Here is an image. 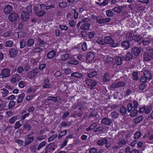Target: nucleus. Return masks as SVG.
<instances>
[{
    "instance_id": "dca6fc26",
    "label": "nucleus",
    "mask_w": 153,
    "mask_h": 153,
    "mask_svg": "<svg viewBox=\"0 0 153 153\" xmlns=\"http://www.w3.org/2000/svg\"><path fill=\"white\" fill-rule=\"evenodd\" d=\"M47 148H48L49 152L52 151H53L55 149V148L57 147V145L54 143H51L49 144L46 147Z\"/></svg>"
},
{
    "instance_id": "6e6d98bb",
    "label": "nucleus",
    "mask_w": 153,
    "mask_h": 153,
    "mask_svg": "<svg viewBox=\"0 0 153 153\" xmlns=\"http://www.w3.org/2000/svg\"><path fill=\"white\" fill-rule=\"evenodd\" d=\"M15 102L13 100L10 101L8 105V108L9 109H11L13 108L15 105Z\"/></svg>"
},
{
    "instance_id": "cd10ccee",
    "label": "nucleus",
    "mask_w": 153,
    "mask_h": 153,
    "mask_svg": "<svg viewBox=\"0 0 153 153\" xmlns=\"http://www.w3.org/2000/svg\"><path fill=\"white\" fill-rule=\"evenodd\" d=\"M103 81L104 82L109 81L110 79V77L108 73L106 72L105 73L103 77Z\"/></svg>"
},
{
    "instance_id": "c03bdc74",
    "label": "nucleus",
    "mask_w": 153,
    "mask_h": 153,
    "mask_svg": "<svg viewBox=\"0 0 153 153\" xmlns=\"http://www.w3.org/2000/svg\"><path fill=\"white\" fill-rule=\"evenodd\" d=\"M111 117L114 119L117 118L119 116V114L115 111H114L111 112Z\"/></svg>"
},
{
    "instance_id": "0eeeda50",
    "label": "nucleus",
    "mask_w": 153,
    "mask_h": 153,
    "mask_svg": "<svg viewBox=\"0 0 153 153\" xmlns=\"http://www.w3.org/2000/svg\"><path fill=\"white\" fill-rule=\"evenodd\" d=\"M96 22L99 24H102L109 22L111 20L110 18H100L98 17L96 18Z\"/></svg>"
},
{
    "instance_id": "8fccbe9b",
    "label": "nucleus",
    "mask_w": 153,
    "mask_h": 153,
    "mask_svg": "<svg viewBox=\"0 0 153 153\" xmlns=\"http://www.w3.org/2000/svg\"><path fill=\"white\" fill-rule=\"evenodd\" d=\"M59 7L61 8L66 7L67 5V3L65 2H62L59 4Z\"/></svg>"
},
{
    "instance_id": "0e129e2a",
    "label": "nucleus",
    "mask_w": 153,
    "mask_h": 153,
    "mask_svg": "<svg viewBox=\"0 0 153 153\" xmlns=\"http://www.w3.org/2000/svg\"><path fill=\"white\" fill-rule=\"evenodd\" d=\"M6 47H12L13 46V42L11 41H8L5 43Z\"/></svg>"
},
{
    "instance_id": "7ed1b4c3",
    "label": "nucleus",
    "mask_w": 153,
    "mask_h": 153,
    "mask_svg": "<svg viewBox=\"0 0 153 153\" xmlns=\"http://www.w3.org/2000/svg\"><path fill=\"white\" fill-rule=\"evenodd\" d=\"M85 81L86 84L91 89H92L97 84V82L95 79L87 78Z\"/></svg>"
},
{
    "instance_id": "de8ad7c7",
    "label": "nucleus",
    "mask_w": 153,
    "mask_h": 153,
    "mask_svg": "<svg viewBox=\"0 0 153 153\" xmlns=\"http://www.w3.org/2000/svg\"><path fill=\"white\" fill-rule=\"evenodd\" d=\"M69 55L67 53H65L62 54L61 55V59L62 61H65L68 59Z\"/></svg>"
},
{
    "instance_id": "20e7f679",
    "label": "nucleus",
    "mask_w": 153,
    "mask_h": 153,
    "mask_svg": "<svg viewBox=\"0 0 153 153\" xmlns=\"http://www.w3.org/2000/svg\"><path fill=\"white\" fill-rule=\"evenodd\" d=\"M153 54L152 53H148L145 52L143 54V60L144 62L151 61L152 59H153Z\"/></svg>"
},
{
    "instance_id": "13d9d810",
    "label": "nucleus",
    "mask_w": 153,
    "mask_h": 153,
    "mask_svg": "<svg viewBox=\"0 0 153 153\" xmlns=\"http://www.w3.org/2000/svg\"><path fill=\"white\" fill-rule=\"evenodd\" d=\"M114 59L113 58L110 57H108L106 58L105 59V62L109 64L113 62Z\"/></svg>"
},
{
    "instance_id": "09e8293b",
    "label": "nucleus",
    "mask_w": 153,
    "mask_h": 153,
    "mask_svg": "<svg viewBox=\"0 0 153 153\" xmlns=\"http://www.w3.org/2000/svg\"><path fill=\"white\" fill-rule=\"evenodd\" d=\"M142 135L141 132L140 131H137L135 132L134 134V138L137 139L141 137Z\"/></svg>"
},
{
    "instance_id": "473e14b6",
    "label": "nucleus",
    "mask_w": 153,
    "mask_h": 153,
    "mask_svg": "<svg viewBox=\"0 0 153 153\" xmlns=\"http://www.w3.org/2000/svg\"><path fill=\"white\" fill-rule=\"evenodd\" d=\"M115 82L117 88L125 87L126 85V82L122 81H120Z\"/></svg>"
},
{
    "instance_id": "1a4fd4ad",
    "label": "nucleus",
    "mask_w": 153,
    "mask_h": 153,
    "mask_svg": "<svg viewBox=\"0 0 153 153\" xmlns=\"http://www.w3.org/2000/svg\"><path fill=\"white\" fill-rule=\"evenodd\" d=\"M43 85H42V88H51L52 85L50 83V81L49 78H45L44 80Z\"/></svg>"
},
{
    "instance_id": "a18cd8bd",
    "label": "nucleus",
    "mask_w": 153,
    "mask_h": 153,
    "mask_svg": "<svg viewBox=\"0 0 153 153\" xmlns=\"http://www.w3.org/2000/svg\"><path fill=\"white\" fill-rule=\"evenodd\" d=\"M108 0H104L103 2L102 3H99L98 2H96V4L98 5L99 6H105L108 4Z\"/></svg>"
},
{
    "instance_id": "a19ab883",
    "label": "nucleus",
    "mask_w": 153,
    "mask_h": 153,
    "mask_svg": "<svg viewBox=\"0 0 153 153\" xmlns=\"http://www.w3.org/2000/svg\"><path fill=\"white\" fill-rule=\"evenodd\" d=\"M97 75V72L96 71L90 72L88 74V76L90 78H93Z\"/></svg>"
},
{
    "instance_id": "f704fd0d",
    "label": "nucleus",
    "mask_w": 153,
    "mask_h": 153,
    "mask_svg": "<svg viewBox=\"0 0 153 153\" xmlns=\"http://www.w3.org/2000/svg\"><path fill=\"white\" fill-rule=\"evenodd\" d=\"M127 111V108L124 106L121 107L120 109V113L123 115H125L126 114Z\"/></svg>"
},
{
    "instance_id": "7c9ffc66",
    "label": "nucleus",
    "mask_w": 153,
    "mask_h": 153,
    "mask_svg": "<svg viewBox=\"0 0 153 153\" xmlns=\"http://www.w3.org/2000/svg\"><path fill=\"white\" fill-rule=\"evenodd\" d=\"M97 123L96 122L93 123L92 124H91L90 126L86 129L87 131H88L93 129L95 127H97Z\"/></svg>"
},
{
    "instance_id": "603ef678",
    "label": "nucleus",
    "mask_w": 153,
    "mask_h": 153,
    "mask_svg": "<svg viewBox=\"0 0 153 153\" xmlns=\"http://www.w3.org/2000/svg\"><path fill=\"white\" fill-rule=\"evenodd\" d=\"M127 106V111L128 112H130L131 110L134 108L132 104L131 103H128Z\"/></svg>"
},
{
    "instance_id": "6e6552de",
    "label": "nucleus",
    "mask_w": 153,
    "mask_h": 153,
    "mask_svg": "<svg viewBox=\"0 0 153 153\" xmlns=\"http://www.w3.org/2000/svg\"><path fill=\"white\" fill-rule=\"evenodd\" d=\"M19 15L16 12H13L8 16V19L11 22H14L17 20Z\"/></svg>"
},
{
    "instance_id": "2f4dec72",
    "label": "nucleus",
    "mask_w": 153,
    "mask_h": 153,
    "mask_svg": "<svg viewBox=\"0 0 153 153\" xmlns=\"http://www.w3.org/2000/svg\"><path fill=\"white\" fill-rule=\"evenodd\" d=\"M25 96V94L24 93H22L18 96V98L17 100L18 103H21L23 101V98Z\"/></svg>"
},
{
    "instance_id": "c9c22d12",
    "label": "nucleus",
    "mask_w": 153,
    "mask_h": 153,
    "mask_svg": "<svg viewBox=\"0 0 153 153\" xmlns=\"http://www.w3.org/2000/svg\"><path fill=\"white\" fill-rule=\"evenodd\" d=\"M134 36H132V34L131 33H128L126 34V38L127 39V41H131L133 40Z\"/></svg>"
},
{
    "instance_id": "ddd939ff",
    "label": "nucleus",
    "mask_w": 153,
    "mask_h": 153,
    "mask_svg": "<svg viewBox=\"0 0 153 153\" xmlns=\"http://www.w3.org/2000/svg\"><path fill=\"white\" fill-rule=\"evenodd\" d=\"M9 53L10 57H14L17 55L18 51L16 48H13L9 50Z\"/></svg>"
},
{
    "instance_id": "052dcab7",
    "label": "nucleus",
    "mask_w": 153,
    "mask_h": 153,
    "mask_svg": "<svg viewBox=\"0 0 153 153\" xmlns=\"http://www.w3.org/2000/svg\"><path fill=\"white\" fill-rule=\"evenodd\" d=\"M53 101L54 102H60L61 100L59 97H52Z\"/></svg>"
},
{
    "instance_id": "aec40b11",
    "label": "nucleus",
    "mask_w": 153,
    "mask_h": 153,
    "mask_svg": "<svg viewBox=\"0 0 153 153\" xmlns=\"http://www.w3.org/2000/svg\"><path fill=\"white\" fill-rule=\"evenodd\" d=\"M37 42L38 45L41 48L45 47L47 46V44L46 42H44L39 38H38Z\"/></svg>"
},
{
    "instance_id": "69168bd1",
    "label": "nucleus",
    "mask_w": 153,
    "mask_h": 153,
    "mask_svg": "<svg viewBox=\"0 0 153 153\" xmlns=\"http://www.w3.org/2000/svg\"><path fill=\"white\" fill-rule=\"evenodd\" d=\"M104 129V128L102 126L96 128L93 131L94 132H97L99 131H102Z\"/></svg>"
},
{
    "instance_id": "f3484780",
    "label": "nucleus",
    "mask_w": 153,
    "mask_h": 153,
    "mask_svg": "<svg viewBox=\"0 0 153 153\" xmlns=\"http://www.w3.org/2000/svg\"><path fill=\"white\" fill-rule=\"evenodd\" d=\"M133 57V54L130 52H128L127 53L126 55L123 56L122 58L125 61H128L132 59Z\"/></svg>"
},
{
    "instance_id": "5fc2aeb1",
    "label": "nucleus",
    "mask_w": 153,
    "mask_h": 153,
    "mask_svg": "<svg viewBox=\"0 0 153 153\" xmlns=\"http://www.w3.org/2000/svg\"><path fill=\"white\" fill-rule=\"evenodd\" d=\"M76 22L74 20H71L69 22V25L71 27H74L76 25Z\"/></svg>"
},
{
    "instance_id": "9d476101",
    "label": "nucleus",
    "mask_w": 153,
    "mask_h": 153,
    "mask_svg": "<svg viewBox=\"0 0 153 153\" xmlns=\"http://www.w3.org/2000/svg\"><path fill=\"white\" fill-rule=\"evenodd\" d=\"M39 70L37 68H34L31 71H29L27 74V76L29 79L34 78L38 74Z\"/></svg>"
},
{
    "instance_id": "9b49d317",
    "label": "nucleus",
    "mask_w": 153,
    "mask_h": 153,
    "mask_svg": "<svg viewBox=\"0 0 153 153\" xmlns=\"http://www.w3.org/2000/svg\"><path fill=\"white\" fill-rule=\"evenodd\" d=\"M10 70L9 68H4L1 71V74L2 77L7 78L10 75Z\"/></svg>"
},
{
    "instance_id": "b1692460",
    "label": "nucleus",
    "mask_w": 153,
    "mask_h": 153,
    "mask_svg": "<svg viewBox=\"0 0 153 153\" xmlns=\"http://www.w3.org/2000/svg\"><path fill=\"white\" fill-rule=\"evenodd\" d=\"M34 139V137L33 136L27 137L25 140V145L27 146L30 144L33 141Z\"/></svg>"
},
{
    "instance_id": "4468645a",
    "label": "nucleus",
    "mask_w": 153,
    "mask_h": 153,
    "mask_svg": "<svg viewBox=\"0 0 153 153\" xmlns=\"http://www.w3.org/2000/svg\"><path fill=\"white\" fill-rule=\"evenodd\" d=\"M143 38L140 35H138L137 34L134 35L133 40L137 42L138 45H140L142 43V40Z\"/></svg>"
},
{
    "instance_id": "e433bc0d",
    "label": "nucleus",
    "mask_w": 153,
    "mask_h": 153,
    "mask_svg": "<svg viewBox=\"0 0 153 153\" xmlns=\"http://www.w3.org/2000/svg\"><path fill=\"white\" fill-rule=\"evenodd\" d=\"M138 72L137 71L133 72L132 74L133 80L135 81H137L139 80V78L138 76Z\"/></svg>"
},
{
    "instance_id": "bf43d9fd",
    "label": "nucleus",
    "mask_w": 153,
    "mask_h": 153,
    "mask_svg": "<svg viewBox=\"0 0 153 153\" xmlns=\"http://www.w3.org/2000/svg\"><path fill=\"white\" fill-rule=\"evenodd\" d=\"M106 14L108 17H111L113 15V11L110 10H108L106 11Z\"/></svg>"
},
{
    "instance_id": "c85d7f7f",
    "label": "nucleus",
    "mask_w": 153,
    "mask_h": 153,
    "mask_svg": "<svg viewBox=\"0 0 153 153\" xmlns=\"http://www.w3.org/2000/svg\"><path fill=\"white\" fill-rule=\"evenodd\" d=\"M71 76H73L75 78H80L83 77V75L79 72H75L71 74Z\"/></svg>"
},
{
    "instance_id": "338daca9",
    "label": "nucleus",
    "mask_w": 153,
    "mask_h": 153,
    "mask_svg": "<svg viewBox=\"0 0 153 153\" xmlns=\"http://www.w3.org/2000/svg\"><path fill=\"white\" fill-rule=\"evenodd\" d=\"M27 13H30L32 11V5L28 4L27 6Z\"/></svg>"
},
{
    "instance_id": "2eb2a0df",
    "label": "nucleus",
    "mask_w": 153,
    "mask_h": 153,
    "mask_svg": "<svg viewBox=\"0 0 153 153\" xmlns=\"http://www.w3.org/2000/svg\"><path fill=\"white\" fill-rule=\"evenodd\" d=\"M21 16V19L23 22L26 21L29 18V14L25 11L22 12Z\"/></svg>"
},
{
    "instance_id": "5701e85b",
    "label": "nucleus",
    "mask_w": 153,
    "mask_h": 153,
    "mask_svg": "<svg viewBox=\"0 0 153 153\" xmlns=\"http://www.w3.org/2000/svg\"><path fill=\"white\" fill-rule=\"evenodd\" d=\"M23 128L26 131H30L32 128V126L29 123V121L28 120L26 121L24 125Z\"/></svg>"
},
{
    "instance_id": "6ab92c4d",
    "label": "nucleus",
    "mask_w": 153,
    "mask_h": 153,
    "mask_svg": "<svg viewBox=\"0 0 153 153\" xmlns=\"http://www.w3.org/2000/svg\"><path fill=\"white\" fill-rule=\"evenodd\" d=\"M143 75L150 80H151L152 79V74L150 71L148 70H145L143 71Z\"/></svg>"
},
{
    "instance_id": "ea45409f",
    "label": "nucleus",
    "mask_w": 153,
    "mask_h": 153,
    "mask_svg": "<svg viewBox=\"0 0 153 153\" xmlns=\"http://www.w3.org/2000/svg\"><path fill=\"white\" fill-rule=\"evenodd\" d=\"M34 44V40L33 39H29L27 42V45L28 47L33 46Z\"/></svg>"
},
{
    "instance_id": "412c9836",
    "label": "nucleus",
    "mask_w": 153,
    "mask_h": 153,
    "mask_svg": "<svg viewBox=\"0 0 153 153\" xmlns=\"http://www.w3.org/2000/svg\"><path fill=\"white\" fill-rule=\"evenodd\" d=\"M107 138L105 137L98 140L97 141V144L99 146H103L105 144V142H107Z\"/></svg>"
},
{
    "instance_id": "774afa93",
    "label": "nucleus",
    "mask_w": 153,
    "mask_h": 153,
    "mask_svg": "<svg viewBox=\"0 0 153 153\" xmlns=\"http://www.w3.org/2000/svg\"><path fill=\"white\" fill-rule=\"evenodd\" d=\"M89 153H97V150L96 148L93 147L91 148L89 150Z\"/></svg>"
},
{
    "instance_id": "680f3d73",
    "label": "nucleus",
    "mask_w": 153,
    "mask_h": 153,
    "mask_svg": "<svg viewBox=\"0 0 153 153\" xmlns=\"http://www.w3.org/2000/svg\"><path fill=\"white\" fill-rule=\"evenodd\" d=\"M90 21V19L88 18H85L82 19V20L81 21V22L83 23H89V22Z\"/></svg>"
},
{
    "instance_id": "72a5a7b5",
    "label": "nucleus",
    "mask_w": 153,
    "mask_h": 153,
    "mask_svg": "<svg viewBox=\"0 0 153 153\" xmlns=\"http://www.w3.org/2000/svg\"><path fill=\"white\" fill-rule=\"evenodd\" d=\"M45 13L46 12L45 11L39 9L36 14L39 17H41L44 16Z\"/></svg>"
},
{
    "instance_id": "49530a36",
    "label": "nucleus",
    "mask_w": 153,
    "mask_h": 153,
    "mask_svg": "<svg viewBox=\"0 0 153 153\" xmlns=\"http://www.w3.org/2000/svg\"><path fill=\"white\" fill-rule=\"evenodd\" d=\"M97 42L98 44L104 45H105L104 39L102 38H99L97 40Z\"/></svg>"
},
{
    "instance_id": "4be33fe9",
    "label": "nucleus",
    "mask_w": 153,
    "mask_h": 153,
    "mask_svg": "<svg viewBox=\"0 0 153 153\" xmlns=\"http://www.w3.org/2000/svg\"><path fill=\"white\" fill-rule=\"evenodd\" d=\"M13 7L10 5H7L4 9V13L8 14L10 13L12 10Z\"/></svg>"
},
{
    "instance_id": "4c0bfd02",
    "label": "nucleus",
    "mask_w": 153,
    "mask_h": 153,
    "mask_svg": "<svg viewBox=\"0 0 153 153\" xmlns=\"http://www.w3.org/2000/svg\"><path fill=\"white\" fill-rule=\"evenodd\" d=\"M143 119V117L142 116H140L139 117L134 119L133 120L135 124H138L142 121Z\"/></svg>"
},
{
    "instance_id": "f03ea898",
    "label": "nucleus",
    "mask_w": 153,
    "mask_h": 153,
    "mask_svg": "<svg viewBox=\"0 0 153 153\" xmlns=\"http://www.w3.org/2000/svg\"><path fill=\"white\" fill-rule=\"evenodd\" d=\"M152 109V108L151 106H143L142 108H140L139 112L141 113L148 114L150 113Z\"/></svg>"
},
{
    "instance_id": "393cba45",
    "label": "nucleus",
    "mask_w": 153,
    "mask_h": 153,
    "mask_svg": "<svg viewBox=\"0 0 153 153\" xmlns=\"http://www.w3.org/2000/svg\"><path fill=\"white\" fill-rule=\"evenodd\" d=\"M123 59L122 57L117 56L114 57V61L116 64L118 65H120L122 63Z\"/></svg>"
},
{
    "instance_id": "4d7b16f0",
    "label": "nucleus",
    "mask_w": 153,
    "mask_h": 153,
    "mask_svg": "<svg viewBox=\"0 0 153 153\" xmlns=\"http://www.w3.org/2000/svg\"><path fill=\"white\" fill-rule=\"evenodd\" d=\"M1 90L3 91L2 92H1L3 97H6L7 95L9 93L8 91L5 88L2 89Z\"/></svg>"
},
{
    "instance_id": "f257e3e1",
    "label": "nucleus",
    "mask_w": 153,
    "mask_h": 153,
    "mask_svg": "<svg viewBox=\"0 0 153 153\" xmlns=\"http://www.w3.org/2000/svg\"><path fill=\"white\" fill-rule=\"evenodd\" d=\"M105 44L113 45L112 46L115 47L120 45L119 43H114V41L113 38L110 36H107L104 38Z\"/></svg>"
},
{
    "instance_id": "79ce46f5",
    "label": "nucleus",
    "mask_w": 153,
    "mask_h": 153,
    "mask_svg": "<svg viewBox=\"0 0 153 153\" xmlns=\"http://www.w3.org/2000/svg\"><path fill=\"white\" fill-rule=\"evenodd\" d=\"M43 49L40 47H37L34 48L32 50V51L33 53H37L42 52Z\"/></svg>"
},
{
    "instance_id": "58836bf2",
    "label": "nucleus",
    "mask_w": 153,
    "mask_h": 153,
    "mask_svg": "<svg viewBox=\"0 0 153 153\" xmlns=\"http://www.w3.org/2000/svg\"><path fill=\"white\" fill-rule=\"evenodd\" d=\"M150 80L148 78L144 76L143 75L141 76L140 81L141 82H142V83L145 84L148 81H149Z\"/></svg>"
},
{
    "instance_id": "423d86ee",
    "label": "nucleus",
    "mask_w": 153,
    "mask_h": 153,
    "mask_svg": "<svg viewBox=\"0 0 153 153\" xmlns=\"http://www.w3.org/2000/svg\"><path fill=\"white\" fill-rule=\"evenodd\" d=\"M101 123L102 124L105 126H109L112 124V121L111 118L105 117L102 119Z\"/></svg>"
},
{
    "instance_id": "a878e982",
    "label": "nucleus",
    "mask_w": 153,
    "mask_h": 153,
    "mask_svg": "<svg viewBox=\"0 0 153 153\" xmlns=\"http://www.w3.org/2000/svg\"><path fill=\"white\" fill-rule=\"evenodd\" d=\"M121 46L125 50L127 49L130 47L129 42L128 41H124L122 42Z\"/></svg>"
},
{
    "instance_id": "bb28decb",
    "label": "nucleus",
    "mask_w": 153,
    "mask_h": 153,
    "mask_svg": "<svg viewBox=\"0 0 153 153\" xmlns=\"http://www.w3.org/2000/svg\"><path fill=\"white\" fill-rule=\"evenodd\" d=\"M56 55L55 51L53 50H51L48 53L47 57L49 59H51L54 57Z\"/></svg>"
},
{
    "instance_id": "37998d69",
    "label": "nucleus",
    "mask_w": 153,
    "mask_h": 153,
    "mask_svg": "<svg viewBox=\"0 0 153 153\" xmlns=\"http://www.w3.org/2000/svg\"><path fill=\"white\" fill-rule=\"evenodd\" d=\"M130 116L131 117H134L136 116L138 113V111L136 109L133 108L130 112Z\"/></svg>"
},
{
    "instance_id": "a211bd4d",
    "label": "nucleus",
    "mask_w": 153,
    "mask_h": 153,
    "mask_svg": "<svg viewBox=\"0 0 153 153\" xmlns=\"http://www.w3.org/2000/svg\"><path fill=\"white\" fill-rule=\"evenodd\" d=\"M128 143V140L127 139L126 140L123 139L119 140H118L117 144L120 147H122L126 145Z\"/></svg>"
},
{
    "instance_id": "e2e57ef3",
    "label": "nucleus",
    "mask_w": 153,
    "mask_h": 153,
    "mask_svg": "<svg viewBox=\"0 0 153 153\" xmlns=\"http://www.w3.org/2000/svg\"><path fill=\"white\" fill-rule=\"evenodd\" d=\"M57 136V134H55L53 135L52 136L50 137L48 139V141L50 142L51 141L53 140L54 139L56 138Z\"/></svg>"
},
{
    "instance_id": "f8f14e48",
    "label": "nucleus",
    "mask_w": 153,
    "mask_h": 153,
    "mask_svg": "<svg viewBox=\"0 0 153 153\" xmlns=\"http://www.w3.org/2000/svg\"><path fill=\"white\" fill-rule=\"evenodd\" d=\"M94 58V55L91 52H88L86 55V59L87 62L90 63Z\"/></svg>"
},
{
    "instance_id": "864d4df0",
    "label": "nucleus",
    "mask_w": 153,
    "mask_h": 153,
    "mask_svg": "<svg viewBox=\"0 0 153 153\" xmlns=\"http://www.w3.org/2000/svg\"><path fill=\"white\" fill-rule=\"evenodd\" d=\"M17 116H15L11 118L9 120V123L11 124L14 123L17 118Z\"/></svg>"
},
{
    "instance_id": "3c124183",
    "label": "nucleus",
    "mask_w": 153,
    "mask_h": 153,
    "mask_svg": "<svg viewBox=\"0 0 153 153\" xmlns=\"http://www.w3.org/2000/svg\"><path fill=\"white\" fill-rule=\"evenodd\" d=\"M46 142L45 141H42L38 146L37 149L38 151L40 150L43 147H44L46 145Z\"/></svg>"
},
{
    "instance_id": "39448f33",
    "label": "nucleus",
    "mask_w": 153,
    "mask_h": 153,
    "mask_svg": "<svg viewBox=\"0 0 153 153\" xmlns=\"http://www.w3.org/2000/svg\"><path fill=\"white\" fill-rule=\"evenodd\" d=\"M142 51L141 48L140 47H134L132 48L131 50V53L134 55L135 56L137 57L140 54Z\"/></svg>"
},
{
    "instance_id": "c756f323",
    "label": "nucleus",
    "mask_w": 153,
    "mask_h": 153,
    "mask_svg": "<svg viewBox=\"0 0 153 153\" xmlns=\"http://www.w3.org/2000/svg\"><path fill=\"white\" fill-rule=\"evenodd\" d=\"M90 23H85L81 25L80 28L82 30H88L90 28Z\"/></svg>"
}]
</instances>
